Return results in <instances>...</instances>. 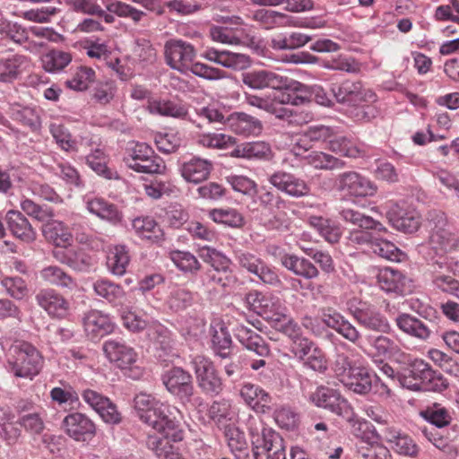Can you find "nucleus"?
<instances>
[{
  "instance_id": "0e129e2a",
  "label": "nucleus",
  "mask_w": 459,
  "mask_h": 459,
  "mask_svg": "<svg viewBox=\"0 0 459 459\" xmlns=\"http://www.w3.org/2000/svg\"><path fill=\"white\" fill-rule=\"evenodd\" d=\"M94 76L95 72L91 68L81 66L74 77L65 82V84L72 90L84 91L88 88L89 83L94 80Z\"/></svg>"
},
{
  "instance_id": "2f4dec72",
  "label": "nucleus",
  "mask_w": 459,
  "mask_h": 459,
  "mask_svg": "<svg viewBox=\"0 0 459 459\" xmlns=\"http://www.w3.org/2000/svg\"><path fill=\"white\" fill-rule=\"evenodd\" d=\"M271 154L270 145L263 141L246 142L236 145L230 152V156L233 158L242 159H268Z\"/></svg>"
},
{
  "instance_id": "79ce46f5",
  "label": "nucleus",
  "mask_w": 459,
  "mask_h": 459,
  "mask_svg": "<svg viewBox=\"0 0 459 459\" xmlns=\"http://www.w3.org/2000/svg\"><path fill=\"white\" fill-rule=\"evenodd\" d=\"M252 19L259 22L265 29H272L274 26L289 25L291 20V18L285 13L267 9H258L253 12Z\"/></svg>"
},
{
  "instance_id": "4468645a",
  "label": "nucleus",
  "mask_w": 459,
  "mask_h": 459,
  "mask_svg": "<svg viewBox=\"0 0 459 459\" xmlns=\"http://www.w3.org/2000/svg\"><path fill=\"white\" fill-rule=\"evenodd\" d=\"M268 181L281 192L295 198L308 195L310 187L302 178L284 170H277L270 175Z\"/></svg>"
},
{
  "instance_id": "2eb2a0df",
  "label": "nucleus",
  "mask_w": 459,
  "mask_h": 459,
  "mask_svg": "<svg viewBox=\"0 0 459 459\" xmlns=\"http://www.w3.org/2000/svg\"><path fill=\"white\" fill-rule=\"evenodd\" d=\"M432 368L422 359H414L397 374V381L403 387L410 390H420Z\"/></svg>"
},
{
  "instance_id": "a18cd8bd",
  "label": "nucleus",
  "mask_w": 459,
  "mask_h": 459,
  "mask_svg": "<svg viewBox=\"0 0 459 459\" xmlns=\"http://www.w3.org/2000/svg\"><path fill=\"white\" fill-rule=\"evenodd\" d=\"M163 437L156 436H149L146 441L148 448L152 450L154 454L161 459H178V454L173 452V446L169 444L170 437L165 433H161Z\"/></svg>"
},
{
  "instance_id": "a211bd4d",
  "label": "nucleus",
  "mask_w": 459,
  "mask_h": 459,
  "mask_svg": "<svg viewBox=\"0 0 459 459\" xmlns=\"http://www.w3.org/2000/svg\"><path fill=\"white\" fill-rule=\"evenodd\" d=\"M35 299L37 304L52 317L65 318L69 314V301L53 289L41 290Z\"/></svg>"
},
{
  "instance_id": "f03ea898",
  "label": "nucleus",
  "mask_w": 459,
  "mask_h": 459,
  "mask_svg": "<svg viewBox=\"0 0 459 459\" xmlns=\"http://www.w3.org/2000/svg\"><path fill=\"white\" fill-rule=\"evenodd\" d=\"M438 321L439 316L432 307L420 312V317L402 313L395 318L399 330L420 341H428L432 334L437 333Z\"/></svg>"
},
{
  "instance_id": "f3484780",
  "label": "nucleus",
  "mask_w": 459,
  "mask_h": 459,
  "mask_svg": "<svg viewBox=\"0 0 459 459\" xmlns=\"http://www.w3.org/2000/svg\"><path fill=\"white\" fill-rule=\"evenodd\" d=\"M82 395L83 400L98 412L104 422L113 425L121 422L122 416L120 412H118L116 404L108 397L91 389L83 391Z\"/></svg>"
},
{
  "instance_id": "6ab92c4d",
  "label": "nucleus",
  "mask_w": 459,
  "mask_h": 459,
  "mask_svg": "<svg viewBox=\"0 0 459 459\" xmlns=\"http://www.w3.org/2000/svg\"><path fill=\"white\" fill-rule=\"evenodd\" d=\"M103 351L110 362L120 368H127L136 361L137 354L126 342L118 339L108 340L103 344Z\"/></svg>"
},
{
  "instance_id": "412c9836",
  "label": "nucleus",
  "mask_w": 459,
  "mask_h": 459,
  "mask_svg": "<svg viewBox=\"0 0 459 459\" xmlns=\"http://www.w3.org/2000/svg\"><path fill=\"white\" fill-rule=\"evenodd\" d=\"M321 321L326 327L333 329L343 338L353 343L360 338V333L357 328L339 312L331 307L321 310Z\"/></svg>"
},
{
  "instance_id": "5701e85b",
  "label": "nucleus",
  "mask_w": 459,
  "mask_h": 459,
  "mask_svg": "<svg viewBox=\"0 0 459 459\" xmlns=\"http://www.w3.org/2000/svg\"><path fill=\"white\" fill-rule=\"evenodd\" d=\"M387 218L391 225L404 233L415 232L420 224V216L414 212H408L397 204L388 210Z\"/></svg>"
},
{
  "instance_id": "6e6552de",
  "label": "nucleus",
  "mask_w": 459,
  "mask_h": 459,
  "mask_svg": "<svg viewBox=\"0 0 459 459\" xmlns=\"http://www.w3.org/2000/svg\"><path fill=\"white\" fill-rule=\"evenodd\" d=\"M198 386L208 394H219L223 384L213 363L207 358L197 355L192 359Z\"/></svg>"
},
{
  "instance_id": "864d4df0",
  "label": "nucleus",
  "mask_w": 459,
  "mask_h": 459,
  "mask_svg": "<svg viewBox=\"0 0 459 459\" xmlns=\"http://www.w3.org/2000/svg\"><path fill=\"white\" fill-rule=\"evenodd\" d=\"M210 215L215 222L238 228L244 225V217L235 209H214Z\"/></svg>"
},
{
  "instance_id": "ea45409f",
  "label": "nucleus",
  "mask_w": 459,
  "mask_h": 459,
  "mask_svg": "<svg viewBox=\"0 0 459 459\" xmlns=\"http://www.w3.org/2000/svg\"><path fill=\"white\" fill-rule=\"evenodd\" d=\"M377 279L383 290L386 292L403 294L404 278L400 272L391 268H385L379 273Z\"/></svg>"
},
{
  "instance_id": "4d7b16f0",
  "label": "nucleus",
  "mask_w": 459,
  "mask_h": 459,
  "mask_svg": "<svg viewBox=\"0 0 459 459\" xmlns=\"http://www.w3.org/2000/svg\"><path fill=\"white\" fill-rule=\"evenodd\" d=\"M13 119L21 122L23 126L30 127L32 131L40 128V118L33 108H21L16 104L13 108Z\"/></svg>"
},
{
  "instance_id": "e2e57ef3",
  "label": "nucleus",
  "mask_w": 459,
  "mask_h": 459,
  "mask_svg": "<svg viewBox=\"0 0 459 459\" xmlns=\"http://www.w3.org/2000/svg\"><path fill=\"white\" fill-rule=\"evenodd\" d=\"M250 58L245 54L221 51L219 65L234 70H243L250 65Z\"/></svg>"
},
{
  "instance_id": "de8ad7c7",
  "label": "nucleus",
  "mask_w": 459,
  "mask_h": 459,
  "mask_svg": "<svg viewBox=\"0 0 459 459\" xmlns=\"http://www.w3.org/2000/svg\"><path fill=\"white\" fill-rule=\"evenodd\" d=\"M170 256L174 264L184 273H196L201 268V264L190 252L176 250Z\"/></svg>"
},
{
  "instance_id": "052dcab7",
  "label": "nucleus",
  "mask_w": 459,
  "mask_h": 459,
  "mask_svg": "<svg viewBox=\"0 0 459 459\" xmlns=\"http://www.w3.org/2000/svg\"><path fill=\"white\" fill-rule=\"evenodd\" d=\"M224 435L232 453H241L247 449V442L245 434L238 428L233 425L226 426Z\"/></svg>"
},
{
  "instance_id": "bf43d9fd",
  "label": "nucleus",
  "mask_w": 459,
  "mask_h": 459,
  "mask_svg": "<svg viewBox=\"0 0 459 459\" xmlns=\"http://www.w3.org/2000/svg\"><path fill=\"white\" fill-rule=\"evenodd\" d=\"M312 224L318 233L329 243L333 244L339 241L342 234L341 230L330 221L318 217L313 219Z\"/></svg>"
},
{
  "instance_id": "c9c22d12",
  "label": "nucleus",
  "mask_w": 459,
  "mask_h": 459,
  "mask_svg": "<svg viewBox=\"0 0 459 459\" xmlns=\"http://www.w3.org/2000/svg\"><path fill=\"white\" fill-rule=\"evenodd\" d=\"M341 218L347 223L357 226L364 230H374L377 231H385L384 225L374 220L372 217L365 215L357 210L351 208H343L340 211Z\"/></svg>"
},
{
  "instance_id": "f704fd0d",
  "label": "nucleus",
  "mask_w": 459,
  "mask_h": 459,
  "mask_svg": "<svg viewBox=\"0 0 459 459\" xmlns=\"http://www.w3.org/2000/svg\"><path fill=\"white\" fill-rule=\"evenodd\" d=\"M135 233L142 238L156 243L163 239V231L151 217H137L132 221Z\"/></svg>"
},
{
  "instance_id": "a878e982",
  "label": "nucleus",
  "mask_w": 459,
  "mask_h": 459,
  "mask_svg": "<svg viewBox=\"0 0 459 459\" xmlns=\"http://www.w3.org/2000/svg\"><path fill=\"white\" fill-rule=\"evenodd\" d=\"M428 228L430 230L429 242L433 248L443 247L450 239V232L446 230L447 220L441 211H431L428 214Z\"/></svg>"
},
{
  "instance_id": "f8f14e48",
  "label": "nucleus",
  "mask_w": 459,
  "mask_h": 459,
  "mask_svg": "<svg viewBox=\"0 0 459 459\" xmlns=\"http://www.w3.org/2000/svg\"><path fill=\"white\" fill-rule=\"evenodd\" d=\"M351 312L354 319L368 330L386 333L390 329L388 320L375 305L359 302Z\"/></svg>"
},
{
  "instance_id": "8fccbe9b",
  "label": "nucleus",
  "mask_w": 459,
  "mask_h": 459,
  "mask_svg": "<svg viewBox=\"0 0 459 459\" xmlns=\"http://www.w3.org/2000/svg\"><path fill=\"white\" fill-rule=\"evenodd\" d=\"M200 256L203 260L211 264L210 270H230V261L223 254L207 246L200 248Z\"/></svg>"
},
{
  "instance_id": "1a4fd4ad",
  "label": "nucleus",
  "mask_w": 459,
  "mask_h": 459,
  "mask_svg": "<svg viewBox=\"0 0 459 459\" xmlns=\"http://www.w3.org/2000/svg\"><path fill=\"white\" fill-rule=\"evenodd\" d=\"M167 64L174 70L186 73L195 57V49L182 39H170L164 46Z\"/></svg>"
},
{
  "instance_id": "39448f33",
  "label": "nucleus",
  "mask_w": 459,
  "mask_h": 459,
  "mask_svg": "<svg viewBox=\"0 0 459 459\" xmlns=\"http://www.w3.org/2000/svg\"><path fill=\"white\" fill-rule=\"evenodd\" d=\"M251 443L255 459H287L283 438L272 429H264L260 434L252 432Z\"/></svg>"
},
{
  "instance_id": "774afa93",
  "label": "nucleus",
  "mask_w": 459,
  "mask_h": 459,
  "mask_svg": "<svg viewBox=\"0 0 459 459\" xmlns=\"http://www.w3.org/2000/svg\"><path fill=\"white\" fill-rule=\"evenodd\" d=\"M357 453L359 459H391L389 450L377 443H370L369 446H365L361 441V446H358Z\"/></svg>"
},
{
  "instance_id": "4c0bfd02",
  "label": "nucleus",
  "mask_w": 459,
  "mask_h": 459,
  "mask_svg": "<svg viewBox=\"0 0 459 459\" xmlns=\"http://www.w3.org/2000/svg\"><path fill=\"white\" fill-rule=\"evenodd\" d=\"M42 232L46 239L57 247H65L72 240V234L64 223L53 219L44 224Z\"/></svg>"
},
{
  "instance_id": "3c124183",
  "label": "nucleus",
  "mask_w": 459,
  "mask_h": 459,
  "mask_svg": "<svg viewBox=\"0 0 459 459\" xmlns=\"http://www.w3.org/2000/svg\"><path fill=\"white\" fill-rule=\"evenodd\" d=\"M22 210L29 216L41 222H48L55 216L52 208L37 204L30 199H24L21 202Z\"/></svg>"
},
{
  "instance_id": "dca6fc26",
  "label": "nucleus",
  "mask_w": 459,
  "mask_h": 459,
  "mask_svg": "<svg viewBox=\"0 0 459 459\" xmlns=\"http://www.w3.org/2000/svg\"><path fill=\"white\" fill-rule=\"evenodd\" d=\"M374 377L381 382V386L385 390L386 394H389V383L383 381L380 376L371 374L369 369L363 366L354 368L350 375L344 377L343 385L356 394H368L372 388Z\"/></svg>"
},
{
  "instance_id": "6e6d98bb",
  "label": "nucleus",
  "mask_w": 459,
  "mask_h": 459,
  "mask_svg": "<svg viewBox=\"0 0 459 459\" xmlns=\"http://www.w3.org/2000/svg\"><path fill=\"white\" fill-rule=\"evenodd\" d=\"M49 131L58 146L65 152L76 151V142L69 131L60 124H50Z\"/></svg>"
},
{
  "instance_id": "c03bdc74",
  "label": "nucleus",
  "mask_w": 459,
  "mask_h": 459,
  "mask_svg": "<svg viewBox=\"0 0 459 459\" xmlns=\"http://www.w3.org/2000/svg\"><path fill=\"white\" fill-rule=\"evenodd\" d=\"M149 108L152 113L175 118H185L187 115V108L183 104L172 100H154L150 103Z\"/></svg>"
},
{
  "instance_id": "69168bd1",
  "label": "nucleus",
  "mask_w": 459,
  "mask_h": 459,
  "mask_svg": "<svg viewBox=\"0 0 459 459\" xmlns=\"http://www.w3.org/2000/svg\"><path fill=\"white\" fill-rule=\"evenodd\" d=\"M234 137L225 134H204L199 136L198 143L207 148L223 149L234 145Z\"/></svg>"
},
{
  "instance_id": "e433bc0d",
  "label": "nucleus",
  "mask_w": 459,
  "mask_h": 459,
  "mask_svg": "<svg viewBox=\"0 0 459 459\" xmlns=\"http://www.w3.org/2000/svg\"><path fill=\"white\" fill-rule=\"evenodd\" d=\"M212 328V346L215 352L221 358L226 359L230 353L232 340L228 327L224 322L214 323Z\"/></svg>"
},
{
  "instance_id": "72a5a7b5",
  "label": "nucleus",
  "mask_w": 459,
  "mask_h": 459,
  "mask_svg": "<svg viewBox=\"0 0 459 459\" xmlns=\"http://www.w3.org/2000/svg\"><path fill=\"white\" fill-rule=\"evenodd\" d=\"M40 279L48 285L73 290L76 287L75 281L57 265H48L39 272Z\"/></svg>"
},
{
  "instance_id": "0eeeda50",
  "label": "nucleus",
  "mask_w": 459,
  "mask_h": 459,
  "mask_svg": "<svg viewBox=\"0 0 459 459\" xmlns=\"http://www.w3.org/2000/svg\"><path fill=\"white\" fill-rule=\"evenodd\" d=\"M331 91L338 103L348 106H359L377 100L375 92L365 88L360 81L345 80L339 84L333 83Z\"/></svg>"
},
{
  "instance_id": "c85d7f7f",
  "label": "nucleus",
  "mask_w": 459,
  "mask_h": 459,
  "mask_svg": "<svg viewBox=\"0 0 459 459\" xmlns=\"http://www.w3.org/2000/svg\"><path fill=\"white\" fill-rule=\"evenodd\" d=\"M87 210L100 218L111 224H117L122 221V212L118 210L117 206L109 203L102 198H93L88 200L86 203Z\"/></svg>"
},
{
  "instance_id": "423d86ee",
  "label": "nucleus",
  "mask_w": 459,
  "mask_h": 459,
  "mask_svg": "<svg viewBox=\"0 0 459 459\" xmlns=\"http://www.w3.org/2000/svg\"><path fill=\"white\" fill-rule=\"evenodd\" d=\"M308 401L318 408L327 410L339 416L353 420V411L348 401L333 388L320 385L308 396Z\"/></svg>"
},
{
  "instance_id": "473e14b6",
  "label": "nucleus",
  "mask_w": 459,
  "mask_h": 459,
  "mask_svg": "<svg viewBox=\"0 0 459 459\" xmlns=\"http://www.w3.org/2000/svg\"><path fill=\"white\" fill-rule=\"evenodd\" d=\"M93 290L95 294L113 306H120L126 299V292L123 288L108 280L100 279L93 283Z\"/></svg>"
},
{
  "instance_id": "680f3d73",
  "label": "nucleus",
  "mask_w": 459,
  "mask_h": 459,
  "mask_svg": "<svg viewBox=\"0 0 459 459\" xmlns=\"http://www.w3.org/2000/svg\"><path fill=\"white\" fill-rule=\"evenodd\" d=\"M1 285L4 288L8 295L15 299H22L28 294V287L25 281L18 276L4 277Z\"/></svg>"
},
{
  "instance_id": "7c9ffc66",
  "label": "nucleus",
  "mask_w": 459,
  "mask_h": 459,
  "mask_svg": "<svg viewBox=\"0 0 459 459\" xmlns=\"http://www.w3.org/2000/svg\"><path fill=\"white\" fill-rule=\"evenodd\" d=\"M30 2L41 6L25 11L22 17L27 21L38 23L49 22L51 18L60 12L59 0H30Z\"/></svg>"
},
{
  "instance_id": "a19ab883",
  "label": "nucleus",
  "mask_w": 459,
  "mask_h": 459,
  "mask_svg": "<svg viewBox=\"0 0 459 459\" xmlns=\"http://www.w3.org/2000/svg\"><path fill=\"white\" fill-rule=\"evenodd\" d=\"M130 257L125 246H116L109 251L107 259V266L109 272L117 276L126 273Z\"/></svg>"
},
{
  "instance_id": "49530a36",
  "label": "nucleus",
  "mask_w": 459,
  "mask_h": 459,
  "mask_svg": "<svg viewBox=\"0 0 459 459\" xmlns=\"http://www.w3.org/2000/svg\"><path fill=\"white\" fill-rule=\"evenodd\" d=\"M72 60L71 55L61 50H51L42 57V65L47 72L64 69Z\"/></svg>"
},
{
  "instance_id": "603ef678",
  "label": "nucleus",
  "mask_w": 459,
  "mask_h": 459,
  "mask_svg": "<svg viewBox=\"0 0 459 459\" xmlns=\"http://www.w3.org/2000/svg\"><path fill=\"white\" fill-rule=\"evenodd\" d=\"M235 281L231 270H207L203 277V283L215 288H227Z\"/></svg>"
},
{
  "instance_id": "4be33fe9",
  "label": "nucleus",
  "mask_w": 459,
  "mask_h": 459,
  "mask_svg": "<svg viewBox=\"0 0 459 459\" xmlns=\"http://www.w3.org/2000/svg\"><path fill=\"white\" fill-rule=\"evenodd\" d=\"M66 434L77 441H84L95 434V424L87 416L80 412L68 414L63 420Z\"/></svg>"
},
{
  "instance_id": "bb28decb",
  "label": "nucleus",
  "mask_w": 459,
  "mask_h": 459,
  "mask_svg": "<svg viewBox=\"0 0 459 459\" xmlns=\"http://www.w3.org/2000/svg\"><path fill=\"white\" fill-rule=\"evenodd\" d=\"M82 322L85 332L91 338L102 337L114 329V325L108 316L99 310L88 311L84 315Z\"/></svg>"
},
{
  "instance_id": "20e7f679",
  "label": "nucleus",
  "mask_w": 459,
  "mask_h": 459,
  "mask_svg": "<svg viewBox=\"0 0 459 459\" xmlns=\"http://www.w3.org/2000/svg\"><path fill=\"white\" fill-rule=\"evenodd\" d=\"M14 352V359H9V365L15 377L31 378L39 373L43 359L34 346L28 342H22L15 346Z\"/></svg>"
},
{
  "instance_id": "13d9d810",
  "label": "nucleus",
  "mask_w": 459,
  "mask_h": 459,
  "mask_svg": "<svg viewBox=\"0 0 459 459\" xmlns=\"http://www.w3.org/2000/svg\"><path fill=\"white\" fill-rule=\"evenodd\" d=\"M421 415L426 419L431 425L437 428H442L448 425L451 421V416L447 410L439 404H433L429 406L425 411L421 412Z\"/></svg>"
},
{
  "instance_id": "cd10ccee",
  "label": "nucleus",
  "mask_w": 459,
  "mask_h": 459,
  "mask_svg": "<svg viewBox=\"0 0 459 459\" xmlns=\"http://www.w3.org/2000/svg\"><path fill=\"white\" fill-rule=\"evenodd\" d=\"M229 127L238 134L258 135L263 129L262 122L246 113H233L229 116Z\"/></svg>"
},
{
  "instance_id": "5fc2aeb1",
  "label": "nucleus",
  "mask_w": 459,
  "mask_h": 459,
  "mask_svg": "<svg viewBox=\"0 0 459 459\" xmlns=\"http://www.w3.org/2000/svg\"><path fill=\"white\" fill-rule=\"evenodd\" d=\"M193 293L184 288H174L169 294L168 304L175 312L186 309L193 304Z\"/></svg>"
},
{
  "instance_id": "9d476101",
  "label": "nucleus",
  "mask_w": 459,
  "mask_h": 459,
  "mask_svg": "<svg viewBox=\"0 0 459 459\" xmlns=\"http://www.w3.org/2000/svg\"><path fill=\"white\" fill-rule=\"evenodd\" d=\"M337 190L356 197L373 196L377 191V185L356 171H346L335 179Z\"/></svg>"
},
{
  "instance_id": "9b49d317",
  "label": "nucleus",
  "mask_w": 459,
  "mask_h": 459,
  "mask_svg": "<svg viewBox=\"0 0 459 459\" xmlns=\"http://www.w3.org/2000/svg\"><path fill=\"white\" fill-rule=\"evenodd\" d=\"M166 389L183 402H190L194 394L192 376L182 368L175 367L162 375Z\"/></svg>"
},
{
  "instance_id": "f257e3e1",
  "label": "nucleus",
  "mask_w": 459,
  "mask_h": 459,
  "mask_svg": "<svg viewBox=\"0 0 459 459\" xmlns=\"http://www.w3.org/2000/svg\"><path fill=\"white\" fill-rule=\"evenodd\" d=\"M134 407L138 418L159 433H165L174 442L183 439L179 421L169 407L151 394L141 393L134 399Z\"/></svg>"
},
{
  "instance_id": "58836bf2",
  "label": "nucleus",
  "mask_w": 459,
  "mask_h": 459,
  "mask_svg": "<svg viewBox=\"0 0 459 459\" xmlns=\"http://www.w3.org/2000/svg\"><path fill=\"white\" fill-rule=\"evenodd\" d=\"M26 57L22 55H12L0 58V82L12 83L21 74V66Z\"/></svg>"
},
{
  "instance_id": "aec40b11",
  "label": "nucleus",
  "mask_w": 459,
  "mask_h": 459,
  "mask_svg": "<svg viewBox=\"0 0 459 459\" xmlns=\"http://www.w3.org/2000/svg\"><path fill=\"white\" fill-rule=\"evenodd\" d=\"M235 336L250 352L249 358L270 356V348L265 340L253 329L244 325H237L234 328Z\"/></svg>"
},
{
  "instance_id": "09e8293b",
  "label": "nucleus",
  "mask_w": 459,
  "mask_h": 459,
  "mask_svg": "<svg viewBox=\"0 0 459 459\" xmlns=\"http://www.w3.org/2000/svg\"><path fill=\"white\" fill-rule=\"evenodd\" d=\"M152 148L145 143H136L132 147L126 150V155L124 157V161L128 168L134 169V163L145 160L153 153Z\"/></svg>"
},
{
  "instance_id": "7ed1b4c3",
  "label": "nucleus",
  "mask_w": 459,
  "mask_h": 459,
  "mask_svg": "<svg viewBox=\"0 0 459 459\" xmlns=\"http://www.w3.org/2000/svg\"><path fill=\"white\" fill-rule=\"evenodd\" d=\"M244 85L253 90L272 88L274 90L300 91L302 84L271 70H253L242 74Z\"/></svg>"
},
{
  "instance_id": "c756f323",
  "label": "nucleus",
  "mask_w": 459,
  "mask_h": 459,
  "mask_svg": "<svg viewBox=\"0 0 459 459\" xmlns=\"http://www.w3.org/2000/svg\"><path fill=\"white\" fill-rule=\"evenodd\" d=\"M281 264L295 275L300 276L306 280L316 278L319 274V272L314 264L304 257H299L295 255H283L281 257Z\"/></svg>"
},
{
  "instance_id": "37998d69",
  "label": "nucleus",
  "mask_w": 459,
  "mask_h": 459,
  "mask_svg": "<svg viewBox=\"0 0 459 459\" xmlns=\"http://www.w3.org/2000/svg\"><path fill=\"white\" fill-rule=\"evenodd\" d=\"M304 160L307 164L317 169H340L345 166L343 160L322 152H312L306 155Z\"/></svg>"
},
{
  "instance_id": "b1692460",
  "label": "nucleus",
  "mask_w": 459,
  "mask_h": 459,
  "mask_svg": "<svg viewBox=\"0 0 459 459\" xmlns=\"http://www.w3.org/2000/svg\"><path fill=\"white\" fill-rule=\"evenodd\" d=\"M212 169V161L199 157H193L181 164L180 173L186 182L199 184L209 178Z\"/></svg>"
},
{
  "instance_id": "393cba45",
  "label": "nucleus",
  "mask_w": 459,
  "mask_h": 459,
  "mask_svg": "<svg viewBox=\"0 0 459 459\" xmlns=\"http://www.w3.org/2000/svg\"><path fill=\"white\" fill-rule=\"evenodd\" d=\"M5 221L8 230L15 238L25 243H30L36 239V231L21 212L15 210L8 211Z\"/></svg>"
},
{
  "instance_id": "338daca9",
  "label": "nucleus",
  "mask_w": 459,
  "mask_h": 459,
  "mask_svg": "<svg viewBox=\"0 0 459 459\" xmlns=\"http://www.w3.org/2000/svg\"><path fill=\"white\" fill-rule=\"evenodd\" d=\"M371 250L376 255L387 260H400L401 252L399 248L390 241L385 239H376L374 242H371Z\"/></svg>"
},
{
  "instance_id": "ddd939ff",
  "label": "nucleus",
  "mask_w": 459,
  "mask_h": 459,
  "mask_svg": "<svg viewBox=\"0 0 459 459\" xmlns=\"http://www.w3.org/2000/svg\"><path fill=\"white\" fill-rule=\"evenodd\" d=\"M235 258L242 268L257 276L263 282L274 286L281 283L275 270L265 264L254 254L238 251L236 252Z\"/></svg>"
}]
</instances>
